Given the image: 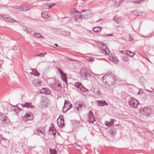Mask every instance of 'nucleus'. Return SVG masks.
I'll use <instances>...</instances> for the list:
<instances>
[{"label": "nucleus", "mask_w": 154, "mask_h": 154, "mask_svg": "<svg viewBox=\"0 0 154 154\" xmlns=\"http://www.w3.org/2000/svg\"><path fill=\"white\" fill-rule=\"evenodd\" d=\"M122 59L125 61H128V57L127 56H124L122 57Z\"/></svg>", "instance_id": "obj_40"}, {"label": "nucleus", "mask_w": 154, "mask_h": 154, "mask_svg": "<svg viewBox=\"0 0 154 154\" xmlns=\"http://www.w3.org/2000/svg\"><path fill=\"white\" fill-rule=\"evenodd\" d=\"M97 106H104L108 105V103L105 101L102 100H97Z\"/></svg>", "instance_id": "obj_17"}, {"label": "nucleus", "mask_w": 154, "mask_h": 154, "mask_svg": "<svg viewBox=\"0 0 154 154\" xmlns=\"http://www.w3.org/2000/svg\"><path fill=\"white\" fill-rule=\"evenodd\" d=\"M3 146L6 147L9 145V140H5L3 141Z\"/></svg>", "instance_id": "obj_25"}, {"label": "nucleus", "mask_w": 154, "mask_h": 154, "mask_svg": "<svg viewBox=\"0 0 154 154\" xmlns=\"http://www.w3.org/2000/svg\"><path fill=\"white\" fill-rule=\"evenodd\" d=\"M37 130L38 132L43 134H44L45 133V130H42L40 128L37 129Z\"/></svg>", "instance_id": "obj_35"}, {"label": "nucleus", "mask_w": 154, "mask_h": 154, "mask_svg": "<svg viewBox=\"0 0 154 154\" xmlns=\"http://www.w3.org/2000/svg\"><path fill=\"white\" fill-rule=\"evenodd\" d=\"M139 82L141 84L144 83L146 81V80L143 77H141L139 79Z\"/></svg>", "instance_id": "obj_33"}, {"label": "nucleus", "mask_w": 154, "mask_h": 154, "mask_svg": "<svg viewBox=\"0 0 154 154\" xmlns=\"http://www.w3.org/2000/svg\"><path fill=\"white\" fill-rule=\"evenodd\" d=\"M93 30L95 32H99L101 30V28L100 27H97L93 29Z\"/></svg>", "instance_id": "obj_34"}, {"label": "nucleus", "mask_w": 154, "mask_h": 154, "mask_svg": "<svg viewBox=\"0 0 154 154\" xmlns=\"http://www.w3.org/2000/svg\"><path fill=\"white\" fill-rule=\"evenodd\" d=\"M139 111L140 112L143 113L146 116H149L151 112L150 108L146 107L141 108L139 109Z\"/></svg>", "instance_id": "obj_8"}, {"label": "nucleus", "mask_w": 154, "mask_h": 154, "mask_svg": "<svg viewBox=\"0 0 154 154\" xmlns=\"http://www.w3.org/2000/svg\"><path fill=\"white\" fill-rule=\"evenodd\" d=\"M32 72H30V73L32 75H35V76H39V74L38 72L37 71L36 69H34L33 70L32 69Z\"/></svg>", "instance_id": "obj_24"}, {"label": "nucleus", "mask_w": 154, "mask_h": 154, "mask_svg": "<svg viewBox=\"0 0 154 154\" xmlns=\"http://www.w3.org/2000/svg\"><path fill=\"white\" fill-rule=\"evenodd\" d=\"M126 53L127 55L130 57H133L135 54L133 52L129 51H127Z\"/></svg>", "instance_id": "obj_32"}, {"label": "nucleus", "mask_w": 154, "mask_h": 154, "mask_svg": "<svg viewBox=\"0 0 154 154\" xmlns=\"http://www.w3.org/2000/svg\"><path fill=\"white\" fill-rule=\"evenodd\" d=\"M147 91L149 92H150L154 94L153 93L154 92V91H150V90H147Z\"/></svg>", "instance_id": "obj_48"}, {"label": "nucleus", "mask_w": 154, "mask_h": 154, "mask_svg": "<svg viewBox=\"0 0 154 154\" xmlns=\"http://www.w3.org/2000/svg\"><path fill=\"white\" fill-rule=\"evenodd\" d=\"M72 107V105L68 100H65L64 105L63 108V111L64 112H66Z\"/></svg>", "instance_id": "obj_4"}, {"label": "nucleus", "mask_w": 154, "mask_h": 154, "mask_svg": "<svg viewBox=\"0 0 154 154\" xmlns=\"http://www.w3.org/2000/svg\"><path fill=\"white\" fill-rule=\"evenodd\" d=\"M18 9L19 11H24L25 10V7L24 6H22L21 7H19L17 8Z\"/></svg>", "instance_id": "obj_36"}, {"label": "nucleus", "mask_w": 154, "mask_h": 154, "mask_svg": "<svg viewBox=\"0 0 154 154\" xmlns=\"http://www.w3.org/2000/svg\"><path fill=\"white\" fill-rule=\"evenodd\" d=\"M114 120L111 119L109 121H106L105 123V125L108 126H110L113 125L114 124Z\"/></svg>", "instance_id": "obj_21"}, {"label": "nucleus", "mask_w": 154, "mask_h": 154, "mask_svg": "<svg viewBox=\"0 0 154 154\" xmlns=\"http://www.w3.org/2000/svg\"><path fill=\"white\" fill-rule=\"evenodd\" d=\"M124 0H119V4L120 5L122 2Z\"/></svg>", "instance_id": "obj_47"}, {"label": "nucleus", "mask_w": 154, "mask_h": 154, "mask_svg": "<svg viewBox=\"0 0 154 154\" xmlns=\"http://www.w3.org/2000/svg\"><path fill=\"white\" fill-rule=\"evenodd\" d=\"M12 49L14 50H17V48L16 46H14L12 47Z\"/></svg>", "instance_id": "obj_44"}, {"label": "nucleus", "mask_w": 154, "mask_h": 154, "mask_svg": "<svg viewBox=\"0 0 154 154\" xmlns=\"http://www.w3.org/2000/svg\"><path fill=\"white\" fill-rule=\"evenodd\" d=\"M109 59L110 61L115 64H118L119 62V60L116 57H109Z\"/></svg>", "instance_id": "obj_19"}, {"label": "nucleus", "mask_w": 154, "mask_h": 154, "mask_svg": "<svg viewBox=\"0 0 154 154\" xmlns=\"http://www.w3.org/2000/svg\"><path fill=\"white\" fill-rule=\"evenodd\" d=\"M34 35L37 37V38H40V37H41V35H40V34L38 33H34Z\"/></svg>", "instance_id": "obj_39"}, {"label": "nucleus", "mask_w": 154, "mask_h": 154, "mask_svg": "<svg viewBox=\"0 0 154 154\" xmlns=\"http://www.w3.org/2000/svg\"><path fill=\"white\" fill-rule=\"evenodd\" d=\"M101 46L102 48L101 50L102 53L105 54H109V53L110 51L107 49V46L106 45L104 44L103 43L101 44Z\"/></svg>", "instance_id": "obj_9"}, {"label": "nucleus", "mask_w": 154, "mask_h": 154, "mask_svg": "<svg viewBox=\"0 0 154 154\" xmlns=\"http://www.w3.org/2000/svg\"><path fill=\"white\" fill-rule=\"evenodd\" d=\"M40 93L49 95L51 93V91L47 88H43L40 90Z\"/></svg>", "instance_id": "obj_14"}, {"label": "nucleus", "mask_w": 154, "mask_h": 154, "mask_svg": "<svg viewBox=\"0 0 154 154\" xmlns=\"http://www.w3.org/2000/svg\"><path fill=\"white\" fill-rule=\"evenodd\" d=\"M113 20L115 21V23L118 24L119 22H120L121 20L118 18L117 17L115 16L114 18H113Z\"/></svg>", "instance_id": "obj_30"}, {"label": "nucleus", "mask_w": 154, "mask_h": 154, "mask_svg": "<svg viewBox=\"0 0 154 154\" xmlns=\"http://www.w3.org/2000/svg\"><path fill=\"white\" fill-rule=\"evenodd\" d=\"M133 40V38H132L130 37L129 38V41H131Z\"/></svg>", "instance_id": "obj_50"}, {"label": "nucleus", "mask_w": 154, "mask_h": 154, "mask_svg": "<svg viewBox=\"0 0 154 154\" xmlns=\"http://www.w3.org/2000/svg\"><path fill=\"white\" fill-rule=\"evenodd\" d=\"M55 5H56L55 4H54L52 3L50 4L49 5H48V8H50L53 7V6H54Z\"/></svg>", "instance_id": "obj_43"}, {"label": "nucleus", "mask_w": 154, "mask_h": 154, "mask_svg": "<svg viewBox=\"0 0 154 154\" xmlns=\"http://www.w3.org/2000/svg\"><path fill=\"white\" fill-rule=\"evenodd\" d=\"M50 132L51 134H53L55 136L56 134V130L54 128H51L50 130Z\"/></svg>", "instance_id": "obj_31"}, {"label": "nucleus", "mask_w": 154, "mask_h": 154, "mask_svg": "<svg viewBox=\"0 0 154 154\" xmlns=\"http://www.w3.org/2000/svg\"><path fill=\"white\" fill-rule=\"evenodd\" d=\"M46 54V53H41L38 54L36 55V57H42Z\"/></svg>", "instance_id": "obj_38"}, {"label": "nucleus", "mask_w": 154, "mask_h": 154, "mask_svg": "<svg viewBox=\"0 0 154 154\" xmlns=\"http://www.w3.org/2000/svg\"><path fill=\"white\" fill-rule=\"evenodd\" d=\"M88 121L90 123H93L95 121V118L93 113L90 111L88 114Z\"/></svg>", "instance_id": "obj_11"}, {"label": "nucleus", "mask_w": 154, "mask_h": 154, "mask_svg": "<svg viewBox=\"0 0 154 154\" xmlns=\"http://www.w3.org/2000/svg\"><path fill=\"white\" fill-rule=\"evenodd\" d=\"M92 59L91 58H89L88 59V60L90 61H91L92 60Z\"/></svg>", "instance_id": "obj_51"}, {"label": "nucleus", "mask_w": 154, "mask_h": 154, "mask_svg": "<svg viewBox=\"0 0 154 154\" xmlns=\"http://www.w3.org/2000/svg\"><path fill=\"white\" fill-rule=\"evenodd\" d=\"M109 133L110 136L113 137L116 133V130L114 128H112L110 131Z\"/></svg>", "instance_id": "obj_23"}, {"label": "nucleus", "mask_w": 154, "mask_h": 154, "mask_svg": "<svg viewBox=\"0 0 154 154\" xmlns=\"http://www.w3.org/2000/svg\"><path fill=\"white\" fill-rule=\"evenodd\" d=\"M21 106L23 107H26L27 108H32L34 106L32 104L31 102H27L21 104Z\"/></svg>", "instance_id": "obj_18"}, {"label": "nucleus", "mask_w": 154, "mask_h": 154, "mask_svg": "<svg viewBox=\"0 0 154 154\" xmlns=\"http://www.w3.org/2000/svg\"><path fill=\"white\" fill-rule=\"evenodd\" d=\"M49 150L50 154H57V151L55 149L50 148Z\"/></svg>", "instance_id": "obj_29"}, {"label": "nucleus", "mask_w": 154, "mask_h": 154, "mask_svg": "<svg viewBox=\"0 0 154 154\" xmlns=\"http://www.w3.org/2000/svg\"><path fill=\"white\" fill-rule=\"evenodd\" d=\"M2 17L4 18L5 20L8 22L14 23L15 22V20L13 19L9 15H4L2 16Z\"/></svg>", "instance_id": "obj_12"}, {"label": "nucleus", "mask_w": 154, "mask_h": 154, "mask_svg": "<svg viewBox=\"0 0 154 154\" xmlns=\"http://www.w3.org/2000/svg\"><path fill=\"white\" fill-rule=\"evenodd\" d=\"M90 72L86 68H82L80 70V74L82 77L84 79H87L88 75L92 77L90 73Z\"/></svg>", "instance_id": "obj_2"}, {"label": "nucleus", "mask_w": 154, "mask_h": 154, "mask_svg": "<svg viewBox=\"0 0 154 154\" xmlns=\"http://www.w3.org/2000/svg\"><path fill=\"white\" fill-rule=\"evenodd\" d=\"M31 9V8L29 6H26V8H25V10L28 11L29 10Z\"/></svg>", "instance_id": "obj_45"}, {"label": "nucleus", "mask_w": 154, "mask_h": 154, "mask_svg": "<svg viewBox=\"0 0 154 154\" xmlns=\"http://www.w3.org/2000/svg\"><path fill=\"white\" fill-rule=\"evenodd\" d=\"M129 105L132 107L136 108L137 107L139 103L137 100L132 98L131 97L128 100Z\"/></svg>", "instance_id": "obj_3"}, {"label": "nucleus", "mask_w": 154, "mask_h": 154, "mask_svg": "<svg viewBox=\"0 0 154 154\" xmlns=\"http://www.w3.org/2000/svg\"><path fill=\"white\" fill-rule=\"evenodd\" d=\"M8 118L7 116H4L2 114H0V121L1 120L2 123H7L8 122Z\"/></svg>", "instance_id": "obj_16"}, {"label": "nucleus", "mask_w": 154, "mask_h": 154, "mask_svg": "<svg viewBox=\"0 0 154 154\" xmlns=\"http://www.w3.org/2000/svg\"><path fill=\"white\" fill-rule=\"evenodd\" d=\"M57 123L58 125L60 127L62 128L64 125V120L61 119L59 120L58 119H57Z\"/></svg>", "instance_id": "obj_20"}, {"label": "nucleus", "mask_w": 154, "mask_h": 154, "mask_svg": "<svg viewBox=\"0 0 154 154\" xmlns=\"http://www.w3.org/2000/svg\"><path fill=\"white\" fill-rule=\"evenodd\" d=\"M70 32L67 30L62 31L60 32V34L65 36H69L70 35Z\"/></svg>", "instance_id": "obj_22"}, {"label": "nucleus", "mask_w": 154, "mask_h": 154, "mask_svg": "<svg viewBox=\"0 0 154 154\" xmlns=\"http://www.w3.org/2000/svg\"><path fill=\"white\" fill-rule=\"evenodd\" d=\"M75 148L78 150H79L80 149V147L79 145H76L75 146Z\"/></svg>", "instance_id": "obj_41"}, {"label": "nucleus", "mask_w": 154, "mask_h": 154, "mask_svg": "<svg viewBox=\"0 0 154 154\" xmlns=\"http://www.w3.org/2000/svg\"><path fill=\"white\" fill-rule=\"evenodd\" d=\"M133 13V14L135 15L138 16L139 14V13L136 10H135L134 11Z\"/></svg>", "instance_id": "obj_42"}, {"label": "nucleus", "mask_w": 154, "mask_h": 154, "mask_svg": "<svg viewBox=\"0 0 154 154\" xmlns=\"http://www.w3.org/2000/svg\"><path fill=\"white\" fill-rule=\"evenodd\" d=\"M62 79L66 83L67 82V76L66 74L65 73H64L61 75Z\"/></svg>", "instance_id": "obj_26"}, {"label": "nucleus", "mask_w": 154, "mask_h": 154, "mask_svg": "<svg viewBox=\"0 0 154 154\" xmlns=\"http://www.w3.org/2000/svg\"><path fill=\"white\" fill-rule=\"evenodd\" d=\"M0 16H1V15L0 14Z\"/></svg>", "instance_id": "obj_55"}, {"label": "nucleus", "mask_w": 154, "mask_h": 154, "mask_svg": "<svg viewBox=\"0 0 154 154\" xmlns=\"http://www.w3.org/2000/svg\"><path fill=\"white\" fill-rule=\"evenodd\" d=\"M54 45L56 46H58V45L56 43H55Z\"/></svg>", "instance_id": "obj_52"}, {"label": "nucleus", "mask_w": 154, "mask_h": 154, "mask_svg": "<svg viewBox=\"0 0 154 154\" xmlns=\"http://www.w3.org/2000/svg\"><path fill=\"white\" fill-rule=\"evenodd\" d=\"M59 72H60V73L61 74V75L63 73H64L63 72V70H61L60 69H59Z\"/></svg>", "instance_id": "obj_46"}, {"label": "nucleus", "mask_w": 154, "mask_h": 154, "mask_svg": "<svg viewBox=\"0 0 154 154\" xmlns=\"http://www.w3.org/2000/svg\"><path fill=\"white\" fill-rule=\"evenodd\" d=\"M74 106L79 111H81L83 107H85V104L82 101H77L75 103Z\"/></svg>", "instance_id": "obj_6"}, {"label": "nucleus", "mask_w": 154, "mask_h": 154, "mask_svg": "<svg viewBox=\"0 0 154 154\" xmlns=\"http://www.w3.org/2000/svg\"><path fill=\"white\" fill-rule=\"evenodd\" d=\"M26 29H26H26V28L25 27V29Z\"/></svg>", "instance_id": "obj_54"}, {"label": "nucleus", "mask_w": 154, "mask_h": 154, "mask_svg": "<svg viewBox=\"0 0 154 154\" xmlns=\"http://www.w3.org/2000/svg\"><path fill=\"white\" fill-rule=\"evenodd\" d=\"M53 89L57 91H60L61 88V85L60 83L57 84L55 79L52 80V82L51 83Z\"/></svg>", "instance_id": "obj_5"}, {"label": "nucleus", "mask_w": 154, "mask_h": 154, "mask_svg": "<svg viewBox=\"0 0 154 154\" xmlns=\"http://www.w3.org/2000/svg\"><path fill=\"white\" fill-rule=\"evenodd\" d=\"M113 34H110V36H113Z\"/></svg>", "instance_id": "obj_53"}, {"label": "nucleus", "mask_w": 154, "mask_h": 154, "mask_svg": "<svg viewBox=\"0 0 154 154\" xmlns=\"http://www.w3.org/2000/svg\"><path fill=\"white\" fill-rule=\"evenodd\" d=\"M32 84L35 86L39 87L42 85V82L39 79H35L33 80Z\"/></svg>", "instance_id": "obj_13"}, {"label": "nucleus", "mask_w": 154, "mask_h": 154, "mask_svg": "<svg viewBox=\"0 0 154 154\" xmlns=\"http://www.w3.org/2000/svg\"><path fill=\"white\" fill-rule=\"evenodd\" d=\"M41 15L42 17L44 18L48 19L49 17L48 14L46 12H42Z\"/></svg>", "instance_id": "obj_27"}, {"label": "nucleus", "mask_w": 154, "mask_h": 154, "mask_svg": "<svg viewBox=\"0 0 154 154\" xmlns=\"http://www.w3.org/2000/svg\"><path fill=\"white\" fill-rule=\"evenodd\" d=\"M143 1V0H135L133 1V3L135 4H140Z\"/></svg>", "instance_id": "obj_37"}, {"label": "nucleus", "mask_w": 154, "mask_h": 154, "mask_svg": "<svg viewBox=\"0 0 154 154\" xmlns=\"http://www.w3.org/2000/svg\"><path fill=\"white\" fill-rule=\"evenodd\" d=\"M33 119V116L32 113L29 112L26 113L25 115L22 117L23 119L25 122L28 120H32Z\"/></svg>", "instance_id": "obj_7"}, {"label": "nucleus", "mask_w": 154, "mask_h": 154, "mask_svg": "<svg viewBox=\"0 0 154 154\" xmlns=\"http://www.w3.org/2000/svg\"><path fill=\"white\" fill-rule=\"evenodd\" d=\"M105 36H108V37H109L110 36V34H105L104 35Z\"/></svg>", "instance_id": "obj_49"}, {"label": "nucleus", "mask_w": 154, "mask_h": 154, "mask_svg": "<svg viewBox=\"0 0 154 154\" xmlns=\"http://www.w3.org/2000/svg\"><path fill=\"white\" fill-rule=\"evenodd\" d=\"M75 12L77 13L78 14L80 15V16H75V21L78 22H80L82 20V17L83 15H81L80 13L78 11H75Z\"/></svg>", "instance_id": "obj_15"}, {"label": "nucleus", "mask_w": 154, "mask_h": 154, "mask_svg": "<svg viewBox=\"0 0 154 154\" xmlns=\"http://www.w3.org/2000/svg\"><path fill=\"white\" fill-rule=\"evenodd\" d=\"M47 100L45 98L44 100L42 102V104L44 107H46L48 104V102L47 101Z\"/></svg>", "instance_id": "obj_28"}, {"label": "nucleus", "mask_w": 154, "mask_h": 154, "mask_svg": "<svg viewBox=\"0 0 154 154\" xmlns=\"http://www.w3.org/2000/svg\"><path fill=\"white\" fill-rule=\"evenodd\" d=\"M116 76L111 72L105 74L102 78L104 84L108 85L110 87L113 86L116 83Z\"/></svg>", "instance_id": "obj_1"}, {"label": "nucleus", "mask_w": 154, "mask_h": 154, "mask_svg": "<svg viewBox=\"0 0 154 154\" xmlns=\"http://www.w3.org/2000/svg\"><path fill=\"white\" fill-rule=\"evenodd\" d=\"M75 86L77 88L80 89V90L83 92H86L87 91V89L84 87L81 83L79 82H76L75 83Z\"/></svg>", "instance_id": "obj_10"}]
</instances>
